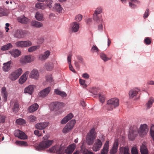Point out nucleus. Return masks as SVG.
<instances>
[{"instance_id":"nucleus-5","label":"nucleus","mask_w":154,"mask_h":154,"mask_svg":"<svg viewBox=\"0 0 154 154\" xmlns=\"http://www.w3.org/2000/svg\"><path fill=\"white\" fill-rule=\"evenodd\" d=\"M23 71L21 68H19L12 72L9 75V78L12 81L17 79L21 75Z\"/></svg>"},{"instance_id":"nucleus-28","label":"nucleus","mask_w":154,"mask_h":154,"mask_svg":"<svg viewBox=\"0 0 154 154\" xmlns=\"http://www.w3.org/2000/svg\"><path fill=\"white\" fill-rule=\"evenodd\" d=\"M38 105L37 103H34L30 106L29 107L28 110L30 112H33L38 109Z\"/></svg>"},{"instance_id":"nucleus-64","label":"nucleus","mask_w":154,"mask_h":154,"mask_svg":"<svg viewBox=\"0 0 154 154\" xmlns=\"http://www.w3.org/2000/svg\"><path fill=\"white\" fill-rule=\"evenodd\" d=\"M77 57L78 60H79V62L81 63H83V57L80 56H77Z\"/></svg>"},{"instance_id":"nucleus-9","label":"nucleus","mask_w":154,"mask_h":154,"mask_svg":"<svg viewBox=\"0 0 154 154\" xmlns=\"http://www.w3.org/2000/svg\"><path fill=\"white\" fill-rule=\"evenodd\" d=\"M16 46L17 47H28L32 45L31 42L29 41H19L15 43Z\"/></svg>"},{"instance_id":"nucleus-31","label":"nucleus","mask_w":154,"mask_h":154,"mask_svg":"<svg viewBox=\"0 0 154 154\" xmlns=\"http://www.w3.org/2000/svg\"><path fill=\"white\" fill-rule=\"evenodd\" d=\"M20 53V51L17 49L13 50L10 52V53L11 55L14 57H16L19 56Z\"/></svg>"},{"instance_id":"nucleus-56","label":"nucleus","mask_w":154,"mask_h":154,"mask_svg":"<svg viewBox=\"0 0 154 154\" xmlns=\"http://www.w3.org/2000/svg\"><path fill=\"white\" fill-rule=\"evenodd\" d=\"M100 101L102 103L104 102L105 100V96L103 95L100 94L99 95Z\"/></svg>"},{"instance_id":"nucleus-38","label":"nucleus","mask_w":154,"mask_h":154,"mask_svg":"<svg viewBox=\"0 0 154 154\" xmlns=\"http://www.w3.org/2000/svg\"><path fill=\"white\" fill-rule=\"evenodd\" d=\"M35 7L36 8L43 10L45 9L46 6L44 4L39 2L35 4Z\"/></svg>"},{"instance_id":"nucleus-18","label":"nucleus","mask_w":154,"mask_h":154,"mask_svg":"<svg viewBox=\"0 0 154 154\" xmlns=\"http://www.w3.org/2000/svg\"><path fill=\"white\" fill-rule=\"evenodd\" d=\"M29 77L37 79L39 77L38 71L36 69H33L29 75Z\"/></svg>"},{"instance_id":"nucleus-2","label":"nucleus","mask_w":154,"mask_h":154,"mask_svg":"<svg viewBox=\"0 0 154 154\" xmlns=\"http://www.w3.org/2000/svg\"><path fill=\"white\" fill-rule=\"evenodd\" d=\"M48 136L46 135L44 136L43 138V140L35 146L36 149L40 151L49 147L53 143L54 140H48Z\"/></svg>"},{"instance_id":"nucleus-14","label":"nucleus","mask_w":154,"mask_h":154,"mask_svg":"<svg viewBox=\"0 0 154 154\" xmlns=\"http://www.w3.org/2000/svg\"><path fill=\"white\" fill-rule=\"evenodd\" d=\"M140 91V90L137 88L131 89L129 93V96L131 98H132L136 96Z\"/></svg>"},{"instance_id":"nucleus-32","label":"nucleus","mask_w":154,"mask_h":154,"mask_svg":"<svg viewBox=\"0 0 154 154\" xmlns=\"http://www.w3.org/2000/svg\"><path fill=\"white\" fill-rule=\"evenodd\" d=\"M31 25L32 26L36 28H40L43 26L42 23L36 21H32Z\"/></svg>"},{"instance_id":"nucleus-35","label":"nucleus","mask_w":154,"mask_h":154,"mask_svg":"<svg viewBox=\"0 0 154 154\" xmlns=\"http://www.w3.org/2000/svg\"><path fill=\"white\" fill-rule=\"evenodd\" d=\"M54 93L56 94L59 95L62 97H64L67 96V94L65 92L61 91L58 89L54 90Z\"/></svg>"},{"instance_id":"nucleus-10","label":"nucleus","mask_w":154,"mask_h":154,"mask_svg":"<svg viewBox=\"0 0 154 154\" xmlns=\"http://www.w3.org/2000/svg\"><path fill=\"white\" fill-rule=\"evenodd\" d=\"M14 135L16 137L21 139H26L27 138V137L25 133L19 130L15 131Z\"/></svg>"},{"instance_id":"nucleus-52","label":"nucleus","mask_w":154,"mask_h":154,"mask_svg":"<svg viewBox=\"0 0 154 154\" xmlns=\"http://www.w3.org/2000/svg\"><path fill=\"white\" fill-rule=\"evenodd\" d=\"M144 42L146 45H149L151 43V39L150 38L148 37H146L144 40Z\"/></svg>"},{"instance_id":"nucleus-54","label":"nucleus","mask_w":154,"mask_h":154,"mask_svg":"<svg viewBox=\"0 0 154 154\" xmlns=\"http://www.w3.org/2000/svg\"><path fill=\"white\" fill-rule=\"evenodd\" d=\"M36 118L33 115H30L29 116L28 120L29 122H33L35 121Z\"/></svg>"},{"instance_id":"nucleus-37","label":"nucleus","mask_w":154,"mask_h":154,"mask_svg":"<svg viewBox=\"0 0 154 154\" xmlns=\"http://www.w3.org/2000/svg\"><path fill=\"white\" fill-rule=\"evenodd\" d=\"M2 95L4 98V100L6 101L7 98L8 94L6 91V88L3 87L2 89Z\"/></svg>"},{"instance_id":"nucleus-6","label":"nucleus","mask_w":154,"mask_h":154,"mask_svg":"<svg viewBox=\"0 0 154 154\" xmlns=\"http://www.w3.org/2000/svg\"><path fill=\"white\" fill-rule=\"evenodd\" d=\"M75 123V121L74 120H72L69 122L63 128V133L66 134L70 131L73 128Z\"/></svg>"},{"instance_id":"nucleus-4","label":"nucleus","mask_w":154,"mask_h":154,"mask_svg":"<svg viewBox=\"0 0 154 154\" xmlns=\"http://www.w3.org/2000/svg\"><path fill=\"white\" fill-rule=\"evenodd\" d=\"M96 137V133L95 129L92 128L90 130L86 136V140L87 144L88 145L93 144Z\"/></svg>"},{"instance_id":"nucleus-49","label":"nucleus","mask_w":154,"mask_h":154,"mask_svg":"<svg viewBox=\"0 0 154 154\" xmlns=\"http://www.w3.org/2000/svg\"><path fill=\"white\" fill-rule=\"evenodd\" d=\"M16 123L19 125H22L25 123V120L23 119H17L16 121Z\"/></svg>"},{"instance_id":"nucleus-19","label":"nucleus","mask_w":154,"mask_h":154,"mask_svg":"<svg viewBox=\"0 0 154 154\" xmlns=\"http://www.w3.org/2000/svg\"><path fill=\"white\" fill-rule=\"evenodd\" d=\"M73 117V115L72 113L68 114L67 116L64 117L61 121L62 124H64L70 120Z\"/></svg>"},{"instance_id":"nucleus-47","label":"nucleus","mask_w":154,"mask_h":154,"mask_svg":"<svg viewBox=\"0 0 154 154\" xmlns=\"http://www.w3.org/2000/svg\"><path fill=\"white\" fill-rule=\"evenodd\" d=\"M40 46L39 45H36L34 46H32L29 48L28 49V51L29 52H32L34 51H35L37 49H38L39 48Z\"/></svg>"},{"instance_id":"nucleus-20","label":"nucleus","mask_w":154,"mask_h":154,"mask_svg":"<svg viewBox=\"0 0 154 154\" xmlns=\"http://www.w3.org/2000/svg\"><path fill=\"white\" fill-rule=\"evenodd\" d=\"M102 11L101 8L98 7L96 9L93 14V19L94 20L97 21L99 20L100 18L98 15L100 14Z\"/></svg>"},{"instance_id":"nucleus-58","label":"nucleus","mask_w":154,"mask_h":154,"mask_svg":"<svg viewBox=\"0 0 154 154\" xmlns=\"http://www.w3.org/2000/svg\"><path fill=\"white\" fill-rule=\"evenodd\" d=\"M131 152V154H138V153L137 149L135 147H133L132 148Z\"/></svg>"},{"instance_id":"nucleus-7","label":"nucleus","mask_w":154,"mask_h":154,"mask_svg":"<svg viewBox=\"0 0 154 154\" xmlns=\"http://www.w3.org/2000/svg\"><path fill=\"white\" fill-rule=\"evenodd\" d=\"M148 130V126L146 124H142L138 130V133L141 137H143L146 134Z\"/></svg>"},{"instance_id":"nucleus-63","label":"nucleus","mask_w":154,"mask_h":154,"mask_svg":"<svg viewBox=\"0 0 154 154\" xmlns=\"http://www.w3.org/2000/svg\"><path fill=\"white\" fill-rule=\"evenodd\" d=\"M34 134L36 135L38 137L41 136L42 134L41 132H40L38 130H35L34 131Z\"/></svg>"},{"instance_id":"nucleus-16","label":"nucleus","mask_w":154,"mask_h":154,"mask_svg":"<svg viewBox=\"0 0 154 154\" xmlns=\"http://www.w3.org/2000/svg\"><path fill=\"white\" fill-rule=\"evenodd\" d=\"M109 141H106L101 150V154H107L109 151Z\"/></svg>"},{"instance_id":"nucleus-1","label":"nucleus","mask_w":154,"mask_h":154,"mask_svg":"<svg viewBox=\"0 0 154 154\" xmlns=\"http://www.w3.org/2000/svg\"><path fill=\"white\" fill-rule=\"evenodd\" d=\"M76 147V145L72 143L69 145L65 150V147L64 144L62 143L60 144H56L49 149V151L51 152L55 153L58 154H63L65 150L67 154H71L74 151Z\"/></svg>"},{"instance_id":"nucleus-21","label":"nucleus","mask_w":154,"mask_h":154,"mask_svg":"<svg viewBox=\"0 0 154 154\" xmlns=\"http://www.w3.org/2000/svg\"><path fill=\"white\" fill-rule=\"evenodd\" d=\"M72 31L74 32H77L79 27V23L76 22H73L71 24Z\"/></svg>"},{"instance_id":"nucleus-55","label":"nucleus","mask_w":154,"mask_h":154,"mask_svg":"<svg viewBox=\"0 0 154 154\" xmlns=\"http://www.w3.org/2000/svg\"><path fill=\"white\" fill-rule=\"evenodd\" d=\"M7 15V14L6 13L4 9L1 7L0 8V17H2Z\"/></svg>"},{"instance_id":"nucleus-62","label":"nucleus","mask_w":154,"mask_h":154,"mask_svg":"<svg viewBox=\"0 0 154 154\" xmlns=\"http://www.w3.org/2000/svg\"><path fill=\"white\" fill-rule=\"evenodd\" d=\"M79 83L83 86V88H85L87 86L86 84H85V81L84 80L80 79Z\"/></svg>"},{"instance_id":"nucleus-24","label":"nucleus","mask_w":154,"mask_h":154,"mask_svg":"<svg viewBox=\"0 0 154 154\" xmlns=\"http://www.w3.org/2000/svg\"><path fill=\"white\" fill-rule=\"evenodd\" d=\"M34 87H35V86L33 85L28 86V87L25 88L24 92L25 93H28L31 95L33 91Z\"/></svg>"},{"instance_id":"nucleus-61","label":"nucleus","mask_w":154,"mask_h":154,"mask_svg":"<svg viewBox=\"0 0 154 154\" xmlns=\"http://www.w3.org/2000/svg\"><path fill=\"white\" fill-rule=\"evenodd\" d=\"M91 51L93 52H97L99 51V49L96 45H93L92 47Z\"/></svg>"},{"instance_id":"nucleus-39","label":"nucleus","mask_w":154,"mask_h":154,"mask_svg":"<svg viewBox=\"0 0 154 154\" xmlns=\"http://www.w3.org/2000/svg\"><path fill=\"white\" fill-rule=\"evenodd\" d=\"M54 8L59 13L61 12L63 9L61 5L59 3L55 4Z\"/></svg>"},{"instance_id":"nucleus-51","label":"nucleus","mask_w":154,"mask_h":154,"mask_svg":"<svg viewBox=\"0 0 154 154\" xmlns=\"http://www.w3.org/2000/svg\"><path fill=\"white\" fill-rule=\"evenodd\" d=\"M150 133L152 138L154 140V125H152L151 127Z\"/></svg>"},{"instance_id":"nucleus-17","label":"nucleus","mask_w":154,"mask_h":154,"mask_svg":"<svg viewBox=\"0 0 154 154\" xmlns=\"http://www.w3.org/2000/svg\"><path fill=\"white\" fill-rule=\"evenodd\" d=\"M137 133L138 132L136 131L130 129L128 134V137L129 139L131 140H134Z\"/></svg>"},{"instance_id":"nucleus-53","label":"nucleus","mask_w":154,"mask_h":154,"mask_svg":"<svg viewBox=\"0 0 154 154\" xmlns=\"http://www.w3.org/2000/svg\"><path fill=\"white\" fill-rule=\"evenodd\" d=\"M45 3L47 5L46 7L47 6L49 8H51L52 7V1L51 0H47L45 2Z\"/></svg>"},{"instance_id":"nucleus-23","label":"nucleus","mask_w":154,"mask_h":154,"mask_svg":"<svg viewBox=\"0 0 154 154\" xmlns=\"http://www.w3.org/2000/svg\"><path fill=\"white\" fill-rule=\"evenodd\" d=\"M120 154H130L128 147H122L120 148Z\"/></svg>"},{"instance_id":"nucleus-57","label":"nucleus","mask_w":154,"mask_h":154,"mask_svg":"<svg viewBox=\"0 0 154 154\" xmlns=\"http://www.w3.org/2000/svg\"><path fill=\"white\" fill-rule=\"evenodd\" d=\"M99 89L97 88H93L91 90V92L94 95H96Z\"/></svg>"},{"instance_id":"nucleus-27","label":"nucleus","mask_w":154,"mask_h":154,"mask_svg":"<svg viewBox=\"0 0 154 154\" xmlns=\"http://www.w3.org/2000/svg\"><path fill=\"white\" fill-rule=\"evenodd\" d=\"M50 53V52L48 51H45L44 54H42L39 56V59L42 60L47 59L49 56Z\"/></svg>"},{"instance_id":"nucleus-41","label":"nucleus","mask_w":154,"mask_h":154,"mask_svg":"<svg viewBox=\"0 0 154 154\" xmlns=\"http://www.w3.org/2000/svg\"><path fill=\"white\" fill-rule=\"evenodd\" d=\"M101 58L105 62L111 59V58L107 57L104 53H101L100 54Z\"/></svg>"},{"instance_id":"nucleus-11","label":"nucleus","mask_w":154,"mask_h":154,"mask_svg":"<svg viewBox=\"0 0 154 154\" xmlns=\"http://www.w3.org/2000/svg\"><path fill=\"white\" fill-rule=\"evenodd\" d=\"M51 89V87H48L45 88L43 90L41 91L38 95L40 97H45L49 94Z\"/></svg>"},{"instance_id":"nucleus-13","label":"nucleus","mask_w":154,"mask_h":154,"mask_svg":"<svg viewBox=\"0 0 154 154\" xmlns=\"http://www.w3.org/2000/svg\"><path fill=\"white\" fill-rule=\"evenodd\" d=\"M48 125L47 122H41L38 123L35 125V128L39 130H43Z\"/></svg>"},{"instance_id":"nucleus-42","label":"nucleus","mask_w":154,"mask_h":154,"mask_svg":"<svg viewBox=\"0 0 154 154\" xmlns=\"http://www.w3.org/2000/svg\"><path fill=\"white\" fill-rule=\"evenodd\" d=\"M12 45L11 43H9L2 46L1 48V50L3 51H5L9 49L12 48Z\"/></svg>"},{"instance_id":"nucleus-22","label":"nucleus","mask_w":154,"mask_h":154,"mask_svg":"<svg viewBox=\"0 0 154 154\" xmlns=\"http://www.w3.org/2000/svg\"><path fill=\"white\" fill-rule=\"evenodd\" d=\"M140 152L141 154H148V151L145 144L143 143L140 146Z\"/></svg>"},{"instance_id":"nucleus-25","label":"nucleus","mask_w":154,"mask_h":154,"mask_svg":"<svg viewBox=\"0 0 154 154\" xmlns=\"http://www.w3.org/2000/svg\"><path fill=\"white\" fill-rule=\"evenodd\" d=\"M12 63V61L10 60L7 63H5L3 64V69L5 71H8L11 67V65Z\"/></svg>"},{"instance_id":"nucleus-59","label":"nucleus","mask_w":154,"mask_h":154,"mask_svg":"<svg viewBox=\"0 0 154 154\" xmlns=\"http://www.w3.org/2000/svg\"><path fill=\"white\" fill-rule=\"evenodd\" d=\"M82 18V16L81 14L77 15L75 17V20L78 22L80 21Z\"/></svg>"},{"instance_id":"nucleus-12","label":"nucleus","mask_w":154,"mask_h":154,"mask_svg":"<svg viewBox=\"0 0 154 154\" xmlns=\"http://www.w3.org/2000/svg\"><path fill=\"white\" fill-rule=\"evenodd\" d=\"M119 146V142L118 140H115L112 147L110 151L111 154H115L117 152Z\"/></svg>"},{"instance_id":"nucleus-44","label":"nucleus","mask_w":154,"mask_h":154,"mask_svg":"<svg viewBox=\"0 0 154 154\" xmlns=\"http://www.w3.org/2000/svg\"><path fill=\"white\" fill-rule=\"evenodd\" d=\"M131 2H129V6L132 8H134L136 7V5L134 4V3H140V2L137 0H131Z\"/></svg>"},{"instance_id":"nucleus-29","label":"nucleus","mask_w":154,"mask_h":154,"mask_svg":"<svg viewBox=\"0 0 154 154\" xmlns=\"http://www.w3.org/2000/svg\"><path fill=\"white\" fill-rule=\"evenodd\" d=\"M14 35L15 37L18 38H23L24 37V32L20 30H17L16 32Z\"/></svg>"},{"instance_id":"nucleus-26","label":"nucleus","mask_w":154,"mask_h":154,"mask_svg":"<svg viewBox=\"0 0 154 154\" xmlns=\"http://www.w3.org/2000/svg\"><path fill=\"white\" fill-rule=\"evenodd\" d=\"M30 61L31 57L29 56H26L24 57H22L20 60V62L23 64L29 63Z\"/></svg>"},{"instance_id":"nucleus-45","label":"nucleus","mask_w":154,"mask_h":154,"mask_svg":"<svg viewBox=\"0 0 154 154\" xmlns=\"http://www.w3.org/2000/svg\"><path fill=\"white\" fill-rule=\"evenodd\" d=\"M19 109V105L17 102H15L14 104V107L12 108V110L14 112L17 113Z\"/></svg>"},{"instance_id":"nucleus-33","label":"nucleus","mask_w":154,"mask_h":154,"mask_svg":"<svg viewBox=\"0 0 154 154\" xmlns=\"http://www.w3.org/2000/svg\"><path fill=\"white\" fill-rule=\"evenodd\" d=\"M54 109H59L64 106V103L60 102H56L54 103Z\"/></svg>"},{"instance_id":"nucleus-48","label":"nucleus","mask_w":154,"mask_h":154,"mask_svg":"<svg viewBox=\"0 0 154 154\" xmlns=\"http://www.w3.org/2000/svg\"><path fill=\"white\" fill-rule=\"evenodd\" d=\"M16 143L17 144L20 146H26L27 145V143L23 141H17Z\"/></svg>"},{"instance_id":"nucleus-40","label":"nucleus","mask_w":154,"mask_h":154,"mask_svg":"<svg viewBox=\"0 0 154 154\" xmlns=\"http://www.w3.org/2000/svg\"><path fill=\"white\" fill-rule=\"evenodd\" d=\"M45 67L47 70L51 71L54 68V65L52 63H48L45 64Z\"/></svg>"},{"instance_id":"nucleus-50","label":"nucleus","mask_w":154,"mask_h":154,"mask_svg":"<svg viewBox=\"0 0 154 154\" xmlns=\"http://www.w3.org/2000/svg\"><path fill=\"white\" fill-rule=\"evenodd\" d=\"M6 119V116L2 114H0V123H3L5 122Z\"/></svg>"},{"instance_id":"nucleus-43","label":"nucleus","mask_w":154,"mask_h":154,"mask_svg":"<svg viewBox=\"0 0 154 154\" xmlns=\"http://www.w3.org/2000/svg\"><path fill=\"white\" fill-rule=\"evenodd\" d=\"M80 152L82 153V154H94L92 152L88 151L83 147H81Z\"/></svg>"},{"instance_id":"nucleus-46","label":"nucleus","mask_w":154,"mask_h":154,"mask_svg":"<svg viewBox=\"0 0 154 154\" xmlns=\"http://www.w3.org/2000/svg\"><path fill=\"white\" fill-rule=\"evenodd\" d=\"M43 15L41 13L37 12L36 13L35 17L36 19L39 21H41L42 20Z\"/></svg>"},{"instance_id":"nucleus-30","label":"nucleus","mask_w":154,"mask_h":154,"mask_svg":"<svg viewBox=\"0 0 154 154\" xmlns=\"http://www.w3.org/2000/svg\"><path fill=\"white\" fill-rule=\"evenodd\" d=\"M17 20L19 22L24 24H26L28 21V19L23 16L18 17Z\"/></svg>"},{"instance_id":"nucleus-36","label":"nucleus","mask_w":154,"mask_h":154,"mask_svg":"<svg viewBox=\"0 0 154 154\" xmlns=\"http://www.w3.org/2000/svg\"><path fill=\"white\" fill-rule=\"evenodd\" d=\"M54 93L56 94L59 95L62 97H64L67 96V94L65 92L61 91L58 89L54 90Z\"/></svg>"},{"instance_id":"nucleus-3","label":"nucleus","mask_w":154,"mask_h":154,"mask_svg":"<svg viewBox=\"0 0 154 154\" xmlns=\"http://www.w3.org/2000/svg\"><path fill=\"white\" fill-rule=\"evenodd\" d=\"M119 105V101L118 99L117 98L111 99L107 102L106 106L107 109L109 111L112 110Z\"/></svg>"},{"instance_id":"nucleus-8","label":"nucleus","mask_w":154,"mask_h":154,"mask_svg":"<svg viewBox=\"0 0 154 154\" xmlns=\"http://www.w3.org/2000/svg\"><path fill=\"white\" fill-rule=\"evenodd\" d=\"M102 145V143L101 140L97 139L95 140L92 149L95 152L100 150Z\"/></svg>"},{"instance_id":"nucleus-34","label":"nucleus","mask_w":154,"mask_h":154,"mask_svg":"<svg viewBox=\"0 0 154 154\" xmlns=\"http://www.w3.org/2000/svg\"><path fill=\"white\" fill-rule=\"evenodd\" d=\"M154 102V99L152 97H150L146 105L147 108L149 109L152 106Z\"/></svg>"},{"instance_id":"nucleus-15","label":"nucleus","mask_w":154,"mask_h":154,"mask_svg":"<svg viewBox=\"0 0 154 154\" xmlns=\"http://www.w3.org/2000/svg\"><path fill=\"white\" fill-rule=\"evenodd\" d=\"M29 73V72L27 71L25 72L21 77L19 80V83L20 84H22L26 81Z\"/></svg>"},{"instance_id":"nucleus-60","label":"nucleus","mask_w":154,"mask_h":154,"mask_svg":"<svg viewBox=\"0 0 154 154\" xmlns=\"http://www.w3.org/2000/svg\"><path fill=\"white\" fill-rule=\"evenodd\" d=\"M149 14V10L148 9H147L143 15V17L145 19L148 17Z\"/></svg>"}]
</instances>
